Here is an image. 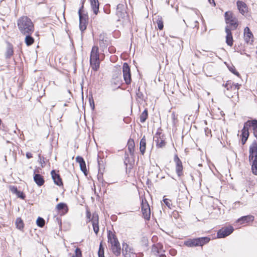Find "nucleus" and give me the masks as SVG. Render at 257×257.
Here are the masks:
<instances>
[{"instance_id": "obj_1", "label": "nucleus", "mask_w": 257, "mask_h": 257, "mask_svg": "<svg viewBox=\"0 0 257 257\" xmlns=\"http://www.w3.org/2000/svg\"><path fill=\"white\" fill-rule=\"evenodd\" d=\"M17 26L20 33L23 34H32L34 31V24L27 16H22L17 22Z\"/></svg>"}, {"instance_id": "obj_2", "label": "nucleus", "mask_w": 257, "mask_h": 257, "mask_svg": "<svg viewBox=\"0 0 257 257\" xmlns=\"http://www.w3.org/2000/svg\"><path fill=\"white\" fill-rule=\"evenodd\" d=\"M108 242L111 244V250L116 256L120 255L122 249L120 243L116 236L111 231H109L107 234Z\"/></svg>"}, {"instance_id": "obj_3", "label": "nucleus", "mask_w": 257, "mask_h": 257, "mask_svg": "<svg viewBox=\"0 0 257 257\" xmlns=\"http://www.w3.org/2000/svg\"><path fill=\"white\" fill-rule=\"evenodd\" d=\"M90 64L92 69L97 71L100 66V59L98 47L94 46L91 49L90 56Z\"/></svg>"}, {"instance_id": "obj_4", "label": "nucleus", "mask_w": 257, "mask_h": 257, "mask_svg": "<svg viewBox=\"0 0 257 257\" xmlns=\"http://www.w3.org/2000/svg\"><path fill=\"white\" fill-rule=\"evenodd\" d=\"M210 239L207 237L189 239L185 241L184 244L188 247L202 246L208 243Z\"/></svg>"}, {"instance_id": "obj_5", "label": "nucleus", "mask_w": 257, "mask_h": 257, "mask_svg": "<svg viewBox=\"0 0 257 257\" xmlns=\"http://www.w3.org/2000/svg\"><path fill=\"white\" fill-rule=\"evenodd\" d=\"M122 72L125 84L127 85L130 84L132 82V76L130 67L127 63H124L123 64Z\"/></svg>"}, {"instance_id": "obj_6", "label": "nucleus", "mask_w": 257, "mask_h": 257, "mask_svg": "<svg viewBox=\"0 0 257 257\" xmlns=\"http://www.w3.org/2000/svg\"><path fill=\"white\" fill-rule=\"evenodd\" d=\"M174 162L175 163V170L178 177L183 175V167L181 160L179 159L177 155H175L174 157Z\"/></svg>"}, {"instance_id": "obj_7", "label": "nucleus", "mask_w": 257, "mask_h": 257, "mask_svg": "<svg viewBox=\"0 0 257 257\" xmlns=\"http://www.w3.org/2000/svg\"><path fill=\"white\" fill-rule=\"evenodd\" d=\"M233 230V228L231 226L223 227L218 231L217 236L218 238H224L230 235Z\"/></svg>"}, {"instance_id": "obj_8", "label": "nucleus", "mask_w": 257, "mask_h": 257, "mask_svg": "<svg viewBox=\"0 0 257 257\" xmlns=\"http://www.w3.org/2000/svg\"><path fill=\"white\" fill-rule=\"evenodd\" d=\"M122 253L124 257H136L133 249L131 248L126 243L122 244Z\"/></svg>"}, {"instance_id": "obj_9", "label": "nucleus", "mask_w": 257, "mask_h": 257, "mask_svg": "<svg viewBox=\"0 0 257 257\" xmlns=\"http://www.w3.org/2000/svg\"><path fill=\"white\" fill-rule=\"evenodd\" d=\"M145 202L142 200V211L144 218L146 220H149L151 216V211L149 205L145 200Z\"/></svg>"}, {"instance_id": "obj_10", "label": "nucleus", "mask_w": 257, "mask_h": 257, "mask_svg": "<svg viewBox=\"0 0 257 257\" xmlns=\"http://www.w3.org/2000/svg\"><path fill=\"white\" fill-rule=\"evenodd\" d=\"M246 127L249 130V127H252V133L254 137L257 140V120L254 119L251 120H247L245 122Z\"/></svg>"}, {"instance_id": "obj_11", "label": "nucleus", "mask_w": 257, "mask_h": 257, "mask_svg": "<svg viewBox=\"0 0 257 257\" xmlns=\"http://www.w3.org/2000/svg\"><path fill=\"white\" fill-rule=\"evenodd\" d=\"M233 86L234 83L231 80H228L225 84H223V86L226 88V90L224 91V93L229 98L233 97L232 93H229V91H231L233 92Z\"/></svg>"}, {"instance_id": "obj_12", "label": "nucleus", "mask_w": 257, "mask_h": 257, "mask_svg": "<svg viewBox=\"0 0 257 257\" xmlns=\"http://www.w3.org/2000/svg\"><path fill=\"white\" fill-rule=\"evenodd\" d=\"M126 14V7L125 6L122 4H119L117 6L116 10V15L117 17L120 18H124Z\"/></svg>"}, {"instance_id": "obj_13", "label": "nucleus", "mask_w": 257, "mask_h": 257, "mask_svg": "<svg viewBox=\"0 0 257 257\" xmlns=\"http://www.w3.org/2000/svg\"><path fill=\"white\" fill-rule=\"evenodd\" d=\"M244 40L247 43L252 44L253 36L248 27H246L244 30Z\"/></svg>"}, {"instance_id": "obj_14", "label": "nucleus", "mask_w": 257, "mask_h": 257, "mask_svg": "<svg viewBox=\"0 0 257 257\" xmlns=\"http://www.w3.org/2000/svg\"><path fill=\"white\" fill-rule=\"evenodd\" d=\"M51 174L55 184L59 186L63 185L62 180L59 174L57 173L55 170H53L51 172Z\"/></svg>"}, {"instance_id": "obj_15", "label": "nucleus", "mask_w": 257, "mask_h": 257, "mask_svg": "<svg viewBox=\"0 0 257 257\" xmlns=\"http://www.w3.org/2000/svg\"><path fill=\"white\" fill-rule=\"evenodd\" d=\"M99 217L98 215L96 212L93 213V219H92V226H93V231L95 232V233L97 235L98 232H99Z\"/></svg>"}, {"instance_id": "obj_16", "label": "nucleus", "mask_w": 257, "mask_h": 257, "mask_svg": "<svg viewBox=\"0 0 257 257\" xmlns=\"http://www.w3.org/2000/svg\"><path fill=\"white\" fill-rule=\"evenodd\" d=\"M241 143L242 145H244L247 140L249 136V132L248 128L246 127L245 124L244 123L243 127L241 131Z\"/></svg>"}, {"instance_id": "obj_17", "label": "nucleus", "mask_w": 257, "mask_h": 257, "mask_svg": "<svg viewBox=\"0 0 257 257\" xmlns=\"http://www.w3.org/2000/svg\"><path fill=\"white\" fill-rule=\"evenodd\" d=\"M225 32L226 33V43L228 46H232L233 45V37L231 29L229 28L228 26H226L225 27Z\"/></svg>"}, {"instance_id": "obj_18", "label": "nucleus", "mask_w": 257, "mask_h": 257, "mask_svg": "<svg viewBox=\"0 0 257 257\" xmlns=\"http://www.w3.org/2000/svg\"><path fill=\"white\" fill-rule=\"evenodd\" d=\"M35 172L36 171H34V181L38 186H41L45 183L44 179L41 175L36 174Z\"/></svg>"}, {"instance_id": "obj_19", "label": "nucleus", "mask_w": 257, "mask_h": 257, "mask_svg": "<svg viewBox=\"0 0 257 257\" xmlns=\"http://www.w3.org/2000/svg\"><path fill=\"white\" fill-rule=\"evenodd\" d=\"M237 9L239 12L244 15L247 11V7L246 5L242 1H237L236 3Z\"/></svg>"}, {"instance_id": "obj_20", "label": "nucleus", "mask_w": 257, "mask_h": 257, "mask_svg": "<svg viewBox=\"0 0 257 257\" xmlns=\"http://www.w3.org/2000/svg\"><path fill=\"white\" fill-rule=\"evenodd\" d=\"M91 9L95 15H97L99 11V3L98 0H90Z\"/></svg>"}, {"instance_id": "obj_21", "label": "nucleus", "mask_w": 257, "mask_h": 257, "mask_svg": "<svg viewBox=\"0 0 257 257\" xmlns=\"http://www.w3.org/2000/svg\"><path fill=\"white\" fill-rule=\"evenodd\" d=\"M254 220V216L252 215L244 216L237 220V222L240 224H244L248 223L250 221H252Z\"/></svg>"}, {"instance_id": "obj_22", "label": "nucleus", "mask_w": 257, "mask_h": 257, "mask_svg": "<svg viewBox=\"0 0 257 257\" xmlns=\"http://www.w3.org/2000/svg\"><path fill=\"white\" fill-rule=\"evenodd\" d=\"M135 142L133 140L130 139L127 143V149L131 156L135 155Z\"/></svg>"}, {"instance_id": "obj_23", "label": "nucleus", "mask_w": 257, "mask_h": 257, "mask_svg": "<svg viewBox=\"0 0 257 257\" xmlns=\"http://www.w3.org/2000/svg\"><path fill=\"white\" fill-rule=\"evenodd\" d=\"M108 41L106 38H104L103 36H99V46L101 49H104L106 48L108 45Z\"/></svg>"}, {"instance_id": "obj_24", "label": "nucleus", "mask_w": 257, "mask_h": 257, "mask_svg": "<svg viewBox=\"0 0 257 257\" xmlns=\"http://www.w3.org/2000/svg\"><path fill=\"white\" fill-rule=\"evenodd\" d=\"M146 149V140L145 136L142 138L140 142V151L142 155H144Z\"/></svg>"}, {"instance_id": "obj_25", "label": "nucleus", "mask_w": 257, "mask_h": 257, "mask_svg": "<svg viewBox=\"0 0 257 257\" xmlns=\"http://www.w3.org/2000/svg\"><path fill=\"white\" fill-rule=\"evenodd\" d=\"M155 141L156 142V146L158 148H162L166 145V142L163 138L159 139L157 137H155Z\"/></svg>"}, {"instance_id": "obj_26", "label": "nucleus", "mask_w": 257, "mask_h": 257, "mask_svg": "<svg viewBox=\"0 0 257 257\" xmlns=\"http://www.w3.org/2000/svg\"><path fill=\"white\" fill-rule=\"evenodd\" d=\"M227 24L229 25V26L232 30H235L238 26V20L235 17L232 20H230L226 22Z\"/></svg>"}, {"instance_id": "obj_27", "label": "nucleus", "mask_w": 257, "mask_h": 257, "mask_svg": "<svg viewBox=\"0 0 257 257\" xmlns=\"http://www.w3.org/2000/svg\"><path fill=\"white\" fill-rule=\"evenodd\" d=\"M32 34H23L25 35V42L27 46L32 45L34 42V39L31 36Z\"/></svg>"}, {"instance_id": "obj_28", "label": "nucleus", "mask_w": 257, "mask_h": 257, "mask_svg": "<svg viewBox=\"0 0 257 257\" xmlns=\"http://www.w3.org/2000/svg\"><path fill=\"white\" fill-rule=\"evenodd\" d=\"M14 51L13 46L11 45H9L7 48V51L5 54L6 58L7 59L10 58L13 55Z\"/></svg>"}, {"instance_id": "obj_29", "label": "nucleus", "mask_w": 257, "mask_h": 257, "mask_svg": "<svg viewBox=\"0 0 257 257\" xmlns=\"http://www.w3.org/2000/svg\"><path fill=\"white\" fill-rule=\"evenodd\" d=\"M257 152V140H254L249 147V153L256 154Z\"/></svg>"}, {"instance_id": "obj_30", "label": "nucleus", "mask_w": 257, "mask_h": 257, "mask_svg": "<svg viewBox=\"0 0 257 257\" xmlns=\"http://www.w3.org/2000/svg\"><path fill=\"white\" fill-rule=\"evenodd\" d=\"M148 117V110L146 108L140 116V121L142 123L145 122Z\"/></svg>"}, {"instance_id": "obj_31", "label": "nucleus", "mask_w": 257, "mask_h": 257, "mask_svg": "<svg viewBox=\"0 0 257 257\" xmlns=\"http://www.w3.org/2000/svg\"><path fill=\"white\" fill-rule=\"evenodd\" d=\"M83 8V6L82 5L81 7L79 9L78 11V14H79V21L82 20L87 21V16L85 15V14H83L82 13V9Z\"/></svg>"}, {"instance_id": "obj_32", "label": "nucleus", "mask_w": 257, "mask_h": 257, "mask_svg": "<svg viewBox=\"0 0 257 257\" xmlns=\"http://www.w3.org/2000/svg\"><path fill=\"white\" fill-rule=\"evenodd\" d=\"M17 228L20 230H22L24 228V223L21 218H18L16 221Z\"/></svg>"}, {"instance_id": "obj_33", "label": "nucleus", "mask_w": 257, "mask_h": 257, "mask_svg": "<svg viewBox=\"0 0 257 257\" xmlns=\"http://www.w3.org/2000/svg\"><path fill=\"white\" fill-rule=\"evenodd\" d=\"M156 23L159 30H162L163 29L164 24L161 17L158 16V18L156 19Z\"/></svg>"}, {"instance_id": "obj_34", "label": "nucleus", "mask_w": 257, "mask_h": 257, "mask_svg": "<svg viewBox=\"0 0 257 257\" xmlns=\"http://www.w3.org/2000/svg\"><path fill=\"white\" fill-rule=\"evenodd\" d=\"M224 17L226 22L235 18L232 13L230 11L226 12L225 13Z\"/></svg>"}, {"instance_id": "obj_35", "label": "nucleus", "mask_w": 257, "mask_h": 257, "mask_svg": "<svg viewBox=\"0 0 257 257\" xmlns=\"http://www.w3.org/2000/svg\"><path fill=\"white\" fill-rule=\"evenodd\" d=\"M224 17L226 22L235 18L232 13L230 11L226 12L225 13Z\"/></svg>"}, {"instance_id": "obj_36", "label": "nucleus", "mask_w": 257, "mask_h": 257, "mask_svg": "<svg viewBox=\"0 0 257 257\" xmlns=\"http://www.w3.org/2000/svg\"><path fill=\"white\" fill-rule=\"evenodd\" d=\"M224 17L226 22L235 18L232 13L230 11L226 12L225 13Z\"/></svg>"}, {"instance_id": "obj_37", "label": "nucleus", "mask_w": 257, "mask_h": 257, "mask_svg": "<svg viewBox=\"0 0 257 257\" xmlns=\"http://www.w3.org/2000/svg\"><path fill=\"white\" fill-rule=\"evenodd\" d=\"M161 245L160 244H157V245H154L152 247V250L155 254H158L160 253V249H161Z\"/></svg>"}, {"instance_id": "obj_38", "label": "nucleus", "mask_w": 257, "mask_h": 257, "mask_svg": "<svg viewBox=\"0 0 257 257\" xmlns=\"http://www.w3.org/2000/svg\"><path fill=\"white\" fill-rule=\"evenodd\" d=\"M87 27V21H79V29L81 31L83 32L86 29Z\"/></svg>"}, {"instance_id": "obj_39", "label": "nucleus", "mask_w": 257, "mask_h": 257, "mask_svg": "<svg viewBox=\"0 0 257 257\" xmlns=\"http://www.w3.org/2000/svg\"><path fill=\"white\" fill-rule=\"evenodd\" d=\"M36 223L38 226L42 227L45 225V221L43 218L39 217L36 221Z\"/></svg>"}, {"instance_id": "obj_40", "label": "nucleus", "mask_w": 257, "mask_h": 257, "mask_svg": "<svg viewBox=\"0 0 257 257\" xmlns=\"http://www.w3.org/2000/svg\"><path fill=\"white\" fill-rule=\"evenodd\" d=\"M86 217H87L86 222H88L91 221V222H92V219H93V213L92 214V217H91V212L88 209H86Z\"/></svg>"}, {"instance_id": "obj_41", "label": "nucleus", "mask_w": 257, "mask_h": 257, "mask_svg": "<svg viewBox=\"0 0 257 257\" xmlns=\"http://www.w3.org/2000/svg\"><path fill=\"white\" fill-rule=\"evenodd\" d=\"M98 257H105L104 255V247L101 243L99 245V250L98 251Z\"/></svg>"}, {"instance_id": "obj_42", "label": "nucleus", "mask_w": 257, "mask_h": 257, "mask_svg": "<svg viewBox=\"0 0 257 257\" xmlns=\"http://www.w3.org/2000/svg\"><path fill=\"white\" fill-rule=\"evenodd\" d=\"M57 209L58 210H62L66 208L67 209V206L65 203H60L57 205Z\"/></svg>"}, {"instance_id": "obj_43", "label": "nucleus", "mask_w": 257, "mask_h": 257, "mask_svg": "<svg viewBox=\"0 0 257 257\" xmlns=\"http://www.w3.org/2000/svg\"><path fill=\"white\" fill-rule=\"evenodd\" d=\"M82 256V252L81 249L77 247L75 249V254H73L72 257H81Z\"/></svg>"}, {"instance_id": "obj_44", "label": "nucleus", "mask_w": 257, "mask_h": 257, "mask_svg": "<svg viewBox=\"0 0 257 257\" xmlns=\"http://www.w3.org/2000/svg\"><path fill=\"white\" fill-rule=\"evenodd\" d=\"M163 202L165 204V205L170 209L172 208V204L171 203V201L169 199H164Z\"/></svg>"}, {"instance_id": "obj_45", "label": "nucleus", "mask_w": 257, "mask_h": 257, "mask_svg": "<svg viewBox=\"0 0 257 257\" xmlns=\"http://www.w3.org/2000/svg\"><path fill=\"white\" fill-rule=\"evenodd\" d=\"M136 95H137V97L138 98H140L141 100L144 99V94L142 92L140 91V87L138 88V89L136 92Z\"/></svg>"}, {"instance_id": "obj_46", "label": "nucleus", "mask_w": 257, "mask_h": 257, "mask_svg": "<svg viewBox=\"0 0 257 257\" xmlns=\"http://www.w3.org/2000/svg\"><path fill=\"white\" fill-rule=\"evenodd\" d=\"M81 170L84 173H86L87 172V169L86 166V164L85 161L83 162L81 164H79Z\"/></svg>"}, {"instance_id": "obj_47", "label": "nucleus", "mask_w": 257, "mask_h": 257, "mask_svg": "<svg viewBox=\"0 0 257 257\" xmlns=\"http://www.w3.org/2000/svg\"><path fill=\"white\" fill-rule=\"evenodd\" d=\"M171 118L173 120V123L175 124L178 122L177 115L176 114L175 112H172L171 114Z\"/></svg>"}, {"instance_id": "obj_48", "label": "nucleus", "mask_w": 257, "mask_h": 257, "mask_svg": "<svg viewBox=\"0 0 257 257\" xmlns=\"http://www.w3.org/2000/svg\"><path fill=\"white\" fill-rule=\"evenodd\" d=\"M241 86L240 84L238 83H234V86H233V93H237L238 89L240 88V86Z\"/></svg>"}, {"instance_id": "obj_49", "label": "nucleus", "mask_w": 257, "mask_h": 257, "mask_svg": "<svg viewBox=\"0 0 257 257\" xmlns=\"http://www.w3.org/2000/svg\"><path fill=\"white\" fill-rule=\"evenodd\" d=\"M16 194L17 195L18 197L22 199H24L26 197L25 194L23 192L20 191H18Z\"/></svg>"}, {"instance_id": "obj_50", "label": "nucleus", "mask_w": 257, "mask_h": 257, "mask_svg": "<svg viewBox=\"0 0 257 257\" xmlns=\"http://www.w3.org/2000/svg\"><path fill=\"white\" fill-rule=\"evenodd\" d=\"M89 101L90 103V106L92 110L94 109L95 108V104H94V101L93 100L92 96L89 98Z\"/></svg>"}, {"instance_id": "obj_51", "label": "nucleus", "mask_w": 257, "mask_h": 257, "mask_svg": "<svg viewBox=\"0 0 257 257\" xmlns=\"http://www.w3.org/2000/svg\"><path fill=\"white\" fill-rule=\"evenodd\" d=\"M229 69L232 73H233L238 77H240L239 73L235 70L234 67H230L229 68Z\"/></svg>"}, {"instance_id": "obj_52", "label": "nucleus", "mask_w": 257, "mask_h": 257, "mask_svg": "<svg viewBox=\"0 0 257 257\" xmlns=\"http://www.w3.org/2000/svg\"><path fill=\"white\" fill-rule=\"evenodd\" d=\"M251 170L253 174L257 175V164H253L251 165Z\"/></svg>"}, {"instance_id": "obj_53", "label": "nucleus", "mask_w": 257, "mask_h": 257, "mask_svg": "<svg viewBox=\"0 0 257 257\" xmlns=\"http://www.w3.org/2000/svg\"><path fill=\"white\" fill-rule=\"evenodd\" d=\"M104 12L106 14H109L110 13V9L109 5H105L103 8Z\"/></svg>"}, {"instance_id": "obj_54", "label": "nucleus", "mask_w": 257, "mask_h": 257, "mask_svg": "<svg viewBox=\"0 0 257 257\" xmlns=\"http://www.w3.org/2000/svg\"><path fill=\"white\" fill-rule=\"evenodd\" d=\"M76 161L79 163V164H81L83 162L85 161L84 159L81 156H77L76 158Z\"/></svg>"}, {"instance_id": "obj_55", "label": "nucleus", "mask_w": 257, "mask_h": 257, "mask_svg": "<svg viewBox=\"0 0 257 257\" xmlns=\"http://www.w3.org/2000/svg\"><path fill=\"white\" fill-rule=\"evenodd\" d=\"M254 154L252 153H249L248 159H249V161L250 162L253 160V159L254 158V156H255V155H254Z\"/></svg>"}, {"instance_id": "obj_56", "label": "nucleus", "mask_w": 257, "mask_h": 257, "mask_svg": "<svg viewBox=\"0 0 257 257\" xmlns=\"http://www.w3.org/2000/svg\"><path fill=\"white\" fill-rule=\"evenodd\" d=\"M11 190L12 192H13L15 194H16L17 192L19 191L16 187L13 186L11 187Z\"/></svg>"}, {"instance_id": "obj_57", "label": "nucleus", "mask_w": 257, "mask_h": 257, "mask_svg": "<svg viewBox=\"0 0 257 257\" xmlns=\"http://www.w3.org/2000/svg\"><path fill=\"white\" fill-rule=\"evenodd\" d=\"M155 137H158L159 139H161L162 138V137H163V135L162 134V133L161 132H157L155 135Z\"/></svg>"}, {"instance_id": "obj_58", "label": "nucleus", "mask_w": 257, "mask_h": 257, "mask_svg": "<svg viewBox=\"0 0 257 257\" xmlns=\"http://www.w3.org/2000/svg\"><path fill=\"white\" fill-rule=\"evenodd\" d=\"M205 134L207 136H208L209 135H210L211 134V131L210 130H209L208 128H206L205 129Z\"/></svg>"}, {"instance_id": "obj_59", "label": "nucleus", "mask_w": 257, "mask_h": 257, "mask_svg": "<svg viewBox=\"0 0 257 257\" xmlns=\"http://www.w3.org/2000/svg\"><path fill=\"white\" fill-rule=\"evenodd\" d=\"M257 164V154H255L254 156V158L252 162V165Z\"/></svg>"}, {"instance_id": "obj_60", "label": "nucleus", "mask_w": 257, "mask_h": 257, "mask_svg": "<svg viewBox=\"0 0 257 257\" xmlns=\"http://www.w3.org/2000/svg\"><path fill=\"white\" fill-rule=\"evenodd\" d=\"M26 157L28 159H30V158L33 157L32 154L31 153H30V152H27L26 153Z\"/></svg>"}, {"instance_id": "obj_61", "label": "nucleus", "mask_w": 257, "mask_h": 257, "mask_svg": "<svg viewBox=\"0 0 257 257\" xmlns=\"http://www.w3.org/2000/svg\"><path fill=\"white\" fill-rule=\"evenodd\" d=\"M208 2H209V3L210 4H211L212 3H213L214 4V5H215V3H214V0H208Z\"/></svg>"}, {"instance_id": "obj_62", "label": "nucleus", "mask_w": 257, "mask_h": 257, "mask_svg": "<svg viewBox=\"0 0 257 257\" xmlns=\"http://www.w3.org/2000/svg\"><path fill=\"white\" fill-rule=\"evenodd\" d=\"M159 255V257H166V255H165V254H162V253L160 254V255Z\"/></svg>"}, {"instance_id": "obj_63", "label": "nucleus", "mask_w": 257, "mask_h": 257, "mask_svg": "<svg viewBox=\"0 0 257 257\" xmlns=\"http://www.w3.org/2000/svg\"><path fill=\"white\" fill-rule=\"evenodd\" d=\"M42 163H45V161H44V160H43V161H41V163H42Z\"/></svg>"}, {"instance_id": "obj_64", "label": "nucleus", "mask_w": 257, "mask_h": 257, "mask_svg": "<svg viewBox=\"0 0 257 257\" xmlns=\"http://www.w3.org/2000/svg\"><path fill=\"white\" fill-rule=\"evenodd\" d=\"M42 163H45V161H44V160H43V161H41V163H42Z\"/></svg>"}]
</instances>
